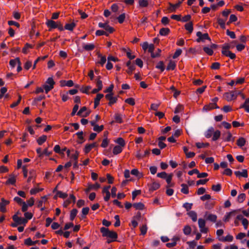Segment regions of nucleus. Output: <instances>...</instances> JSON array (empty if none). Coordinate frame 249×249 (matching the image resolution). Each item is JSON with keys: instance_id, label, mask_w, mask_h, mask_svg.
Masks as SVG:
<instances>
[{"instance_id": "obj_1", "label": "nucleus", "mask_w": 249, "mask_h": 249, "mask_svg": "<svg viewBox=\"0 0 249 249\" xmlns=\"http://www.w3.org/2000/svg\"><path fill=\"white\" fill-rule=\"evenodd\" d=\"M238 94H241V97L243 99H245V96L242 93L241 91H235L226 92L224 93V98L228 102L232 100H235Z\"/></svg>"}, {"instance_id": "obj_2", "label": "nucleus", "mask_w": 249, "mask_h": 249, "mask_svg": "<svg viewBox=\"0 0 249 249\" xmlns=\"http://www.w3.org/2000/svg\"><path fill=\"white\" fill-rule=\"evenodd\" d=\"M100 231L104 237H108L113 240H116L117 238V234L113 231H109L107 228L102 227L100 229Z\"/></svg>"}, {"instance_id": "obj_3", "label": "nucleus", "mask_w": 249, "mask_h": 249, "mask_svg": "<svg viewBox=\"0 0 249 249\" xmlns=\"http://www.w3.org/2000/svg\"><path fill=\"white\" fill-rule=\"evenodd\" d=\"M54 84L55 82L52 77H49L47 79L45 84L43 86L46 93L53 88Z\"/></svg>"}, {"instance_id": "obj_4", "label": "nucleus", "mask_w": 249, "mask_h": 249, "mask_svg": "<svg viewBox=\"0 0 249 249\" xmlns=\"http://www.w3.org/2000/svg\"><path fill=\"white\" fill-rule=\"evenodd\" d=\"M198 227L201 233H206L208 231V228L205 227L206 221L202 218H199L198 220Z\"/></svg>"}, {"instance_id": "obj_5", "label": "nucleus", "mask_w": 249, "mask_h": 249, "mask_svg": "<svg viewBox=\"0 0 249 249\" xmlns=\"http://www.w3.org/2000/svg\"><path fill=\"white\" fill-rule=\"evenodd\" d=\"M196 36L198 38L196 39V41L199 42L200 41L204 42L205 40H210V38L207 33L202 34L201 32H197L196 33Z\"/></svg>"}, {"instance_id": "obj_6", "label": "nucleus", "mask_w": 249, "mask_h": 249, "mask_svg": "<svg viewBox=\"0 0 249 249\" xmlns=\"http://www.w3.org/2000/svg\"><path fill=\"white\" fill-rule=\"evenodd\" d=\"M98 26L100 28H104L106 32H107L109 34L113 33L114 31V29L110 26L107 22H99Z\"/></svg>"}, {"instance_id": "obj_7", "label": "nucleus", "mask_w": 249, "mask_h": 249, "mask_svg": "<svg viewBox=\"0 0 249 249\" xmlns=\"http://www.w3.org/2000/svg\"><path fill=\"white\" fill-rule=\"evenodd\" d=\"M67 154L71 159V161L77 160L79 156V152L77 151H72L71 153L70 150H67Z\"/></svg>"}, {"instance_id": "obj_8", "label": "nucleus", "mask_w": 249, "mask_h": 249, "mask_svg": "<svg viewBox=\"0 0 249 249\" xmlns=\"http://www.w3.org/2000/svg\"><path fill=\"white\" fill-rule=\"evenodd\" d=\"M12 218L15 222L17 223L18 225L20 224H25L27 222V219H25L24 218L19 217L17 214H14Z\"/></svg>"}, {"instance_id": "obj_9", "label": "nucleus", "mask_w": 249, "mask_h": 249, "mask_svg": "<svg viewBox=\"0 0 249 249\" xmlns=\"http://www.w3.org/2000/svg\"><path fill=\"white\" fill-rule=\"evenodd\" d=\"M9 201L4 199L3 198L1 199L0 202V211L2 213H5L6 211V206L8 205Z\"/></svg>"}, {"instance_id": "obj_10", "label": "nucleus", "mask_w": 249, "mask_h": 249, "mask_svg": "<svg viewBox=\"0 0 249 249\" xmlns=\"http://www.w3.org/2000/svg\"><path fill=\"white\" fill-rule=\"evenodd\" d=\"M240 211V209L235 210H233L229 213H226L224 217V221L225 222L229 221L230 219L231 218V217L234 216L235 213H238Z\"/></svg>"}, {"instance_id": "obj_11", "label": "nucleus", "mask_w": 249, "mask_h": 249, "mask_svg": "<svg viewBox=\"0 0 249 249\" xmlns=\"http://www.w3.org/2000/svg\"><path fill=\"white\" fill-rule=\"evenodd\" d=\"M214 108H219L218 106L215 103H210L208 105H205L203 108V111H208Z\"/></svg>"}, {"instance_id": "obj_12", "label": "nucleus", "mask_w": 249, "mask_h": 249, "mask_svg": "<svg viewBox=\"0 0 249 249\" xmlns=\"http://www.w3.org/2000/svg\"><path fill=\"white\" fill-rule=\"evenodd\" d=\"M106 98L109 101L108 105L111 106L117 101V98L112 96V93H108L106 95Z\"/></svg>"}, {"instance_id": "obj_13", "label": "nucleus", "mask_w": 249, "mask_h": 249, "mask_svg": "<svg viewBox=\"0 0 249 249\" xmlns=\"http://www.w3.org/2000/svg\"><path fill=\"white\" fill-rule=\"evenodd\" d=\"M90 123L91 125L93 126V129L94 131L100 132L102 131L104 129V125H101L99 126V125L96 124V121H91L90 122Z\"/></svg>"}, {"instance_id": "obj_14", "label": "nucleus", "mask_w": 249, "mask_h": 249, "mask_svg": "<svg viewBox=\"0 0 249 249\" xmlns=\"http://www.w3.org/2000/svg\"><path fill=\"white\" fill-rule=\"evenodd\" d=\"M181 1H179L178 3L173 4L171 3H169V7L168 8V10L170 12H174L176 11V9L180 6L181 3Z\"/></svg>"}, {"instance_id": "obj_15", "label": "nucleus", "mask_w": 249, "mask_h": 249, "mask_svg": "<svg viewBox=\"0 0 249 249\" xmlns=\"http://www.w3.org/2000/svg\"><path fill=\"white\" fill-rule=\"evenodd\" d=\"M233 239V237L230 235L228 234L225 237H221L218 238V240L221 242H231Z\"/></svg>"}, {"instance_id": "obj_16", "label": "nucleus", "mask_w": 249, "mask_h": 249, "mask_svg": "<svg viewBox=\"0 0 249 249\" xmlns=\"http://www.w3.org/2000/svg\"><path fill=\"white\" fill-rule=\"evenodd\" d=\"M82 46H83V49L87 51H92L95 48L94 45L92 43H88V44L83 43L82 44Z\"/></svg>"}, {"instance_id": "obj_17", "label": "nucleus", "mask_w": 249, "mask_h": 249, "mask_svg": "<svg viewBox=\"0 0 249 249\" xmlns=\"http://www.w3.org/2000/svg\"><path fill=\"white\" fill-rule=\"evenodd\" d=\"M60 83L61 87L67 86L69 87H71L73 86L74 84L73 81L71 80L68 81L61 80Z\"/></svg>"}, {"instance_id": "obj_18", "label": "nucleus", "mask_w": 249, "mask_h": 249, "mask_svg": "<svg viewBox=\"0 0 249 249\" xmlns=\"http://www.w3.org/2000/svg\"><path fill=\"white\" fill-rule=\"evenodd\" d=\"M223 138L225 142H230L231 140L232 135L230 131H227L223 133Z\"/></svg>"}, {"instance_id": "obj_19", "label": "nucleus", "mask_w": 249, "mask_h": 249, "mask_svg": "<svg viewBox=\"0 0 249 249\" xmlns=\"http://www.w3.org/2000/svg\"><path fill=\"white\" fill-rule=\"evenodd\" d=\"M104 97V94H101V93H99V94H98L97 95H96V98H95L94 99V108H96L97 106H99V104H100V100Z\"/></svg>"}, {"instance_id": "obj_20", "label": "nucleus", "mask_w": 249, "mask_h": 249, "mask_svg": "<svg viewBox=\"0 0 249 249\" xmlns=\"http://www.w3.org/2000/svg\"><path fill=\"white\" fill-rule=\"evenodd\" d=\"M214 130V129L213 127H209L204 133L205 137L208 139L210 138L213 135Z\"/></svg>"}, {"instance_id": "obj_21", "label": "nucleus", "mask_w": 249, "mask_h": 249, "mask_svg": "<svg viewBox=\"0 0 249 249\" xmlns=\"http://www.w3.org/2000/svg\"><path fill=\"white\" fill-rule=\"evenodd\" d=\"M123 115L119 113H116L114 115V119L116 123L119 124H122L123 122Z\"/></svg>"}, {"instance_id": "obj_22", "label": "nucleus", "mask_w": 249, "mask_h": 249, "mask_svg": "<svg viewBox=\"0 0 249 249\" xmlns=\"http://www.w3.org/2000/svg\"><path fill=\"white\" fill-rule=\"evenodd\" d=\"M96 146V143L94 142L91 144H86L85 148H84V152L85 153L87 154L94 147H95Z\"/></svg>"}, {"instance_id": "obj_23", "label": "nucleus", "mask_w": 249, "mask_h": 249, "mask_svg": "<svg viewBox=\"0 0 249 249\" xmlns=\"http://www.w3.org/2000/svg\"><path fill=\"white\" fill-rule=\"evenodd\" d=\"M234 174L237 177H248V172L246 169H244L242 171H236Z\"/></svg>"}, {"instance_id": "obj_24", "label": "nucleus", "mask_w": 249, "mask_h": 249, "mask_svg": "<svg viewBox=\"0 0 249 249\" xmlns=\"http://www.w3.org/2000/svg\"><path fill=\"white\" fill-rule=\"evenodd\" d=\"M87 110V107H82L77 112V115L78 116H81L82 117H87L89 114V112H86L85 114H84V112H85Z\"/></svg>"}, {"instance_id": "obj_25", "label": "nucleus", "mask_w": 249, "mask_h": 249, "mask_svg": "<svg viewBox=\"0 0 249 249\" xmlns=\"http://www.w3.org/2000/svg\"><path fill=\"white\" fill-rule=\"evenodd\" d=\"M46 25L51 29H54L57 27V23L53 20H48L46 22Z\"/></svg>"}, {"instance_id": "obj_26", "label": "nucleus", "mask_w": 249, "mask_h": 249, "mask_svg": "<svg viewBox=\"0 0 249 249\" xmlns=\"http://www.w3.org/2000/svg\"><path fill=\"white\" fill-rule=\"evenodd\" d=\"M188 216L192 219L193 221L196 222L197 220V214L196 212L193 211L189 212L187 213Z\"/></svg>"}, {"instance_id": "obj_27", "label": "nucleus", "mask_w": 249, "mask_h": 249, "mask_svg": "<svg viewBox=\"0 0 249 249\" xmlns=\"http://www.w3.org/2000/svg\"><path fill=\"white\" fill-rule=\"evenodd\" d=\"M16 177L13 175L10 176L9 178L7 180L6 182V184L7 185H14L16 183Z\"/></svg>"}, {"instance_id": "obj_28", "label": "nucleus", "mask_w": 249, "mask_h": 249, "mask_svg": "<svg viewBox=\"0 0 249 249\" xmlns=\"http://www.w3.org/2000/svg\"><path fill=\"white\" fill-rule=\"evenodd\" d=\"M47 136L46 135H43L42 136H41L40 137H39L37 139V143L39 145H42L44 142H45L46 140H47Z\"/></svg>"}, {"instance_id": "obj_29", "label": "nucleus", "mask_w": 249, "mask_h": 249, "mask_svg": "<svg viewBox=\"0 0 249 249\" xmlns=\"http://www.w3.org/2000/svg\"><path fill=\"white\" fill-rule=\"evenodd\" d=\"M131 174L134 176H136L139 178H140L143 177V174L142 173L139 172L137 169H133L131 171Z\"/></svg>"}, {"instance_id": "obj_30", "label": "nucleus", "mask_w": 249, "mask_h": 249, "mask_svg": "<svg viewBox=\"0 0 249 249\" xmlns=\"http://www.w3.org/2000/svg\"><path fill=\"white\" fill-rule=\"evenodd\" d=\"M220 135H221V132L219 130H217L215 131L214 130V132L213 133V135L212 140L213 141H216L219 138Z\"/></svg>"}, {"instance_id": "obj_31", "label": "nucleus", "mask_w": 249, "mask_h": 249, "mask_svg": "<svg viewBox=\"0 0 249 249\" xmlns=\"http://www.w3.org/2000/svg\"><path fill=\"white\" fill-rule=\"evenodd\" d=\"M160 187V184L158 182H153L151 183L149 189L151 191H154L158 189Z\"/></svg>"}, {"instance_id": "obj_32", "label": "nucleus", "mask_w": 249, "mask_h": 249, "mask_svg": "<svg viewBox=\"0 0 249 249\" xmlns=\"http://www.w3.org/2000/svg\"><path fill=\"white\" fill-rule=\"evenodd\" d=\"M185 29L188 31L189 33H191L193 31V24L192 22H188L185 25Z\"/></svg>"}, {"instance_id": "obj_33", "label": "nucleus", "mask_w": 249, "mask_h": 249, "mask_svg": "<svg viewBox=\"0 0 249 249\" xmlns=\"http://www.w3.org/2000/svg\"><path fill=\"white\" fill-rule=\"evenodd\" d=\"M20 60L18 58H17L14 59H11L9 62V65L12 68H14L17 64L19 63Z\"/></svg>"}, {"instance_id": "obj_34", "label": "nucleus", "mask_w": 249, "mask_h": 249, "mask_svg": "<svg viewBox=\"0 0 249 249\" xmlns=\"http://www.w3.org/2000/svg\"><path fill=\"white\" fill-rule=\"evenodd\" d=\"M36 172L34 170H32L29 172V176L27 179V182L31 181L32 179H35L36 178Z\"/></svg>"}, {"instance_id": "obj_35", "label": "nucleus", "mask_w": 249, "mask_h": 249, "mask_svg": "<svg viewBox=\"0 0 249 249\" xmlns=\"http://www.w3.org/2000/svg\"><path fill=\"white\" fill-rule=\"evenodd\" d=\"M123 147L119 145L115 146L113 149V153L114 155H117L121 153L123 151Z\"/></svg>"}, {"instance_id": "obj_36", "label": "nucleus", "mask_w": 249, "mask_h": 249, "mask_svg": "<svg viewBox=\"0 0 249 249\" xmlns=\"http://www.w3.org/2000/svg\"><path fill=\"white\" fill-rule=\"evenodd\" d=\"M176 63L173 61H170L166 68L167 71L174 70L176 68Z\"/></svg>"}, {"instance_id": "obj_37", "label": "nucleus", "mask_w": 249, "mask_h": 249, "mask_svg": "<svg viewBox=\"0 0 249 249\" xmlns=\"http://www.w3.org/2000/svg\"><path fill=\"white\" fill-rule=\"evenodd\" d=\"M98 57L100 59L98 61V63L100 64L101 66H103L106 62V57L102 54H99Z\"/></svg>"}, {"instance_id": "obj_38", "label": "nucleus", "mask_w": 249, "mask_h": 249, "mask_svg": "<svg viewBox=\"0 0 249 249\" xmlns=\"http://www.w3.org/2000/svg\"><path fill=\"white\" fill-rule=\"evenodd\" d=\"M115 142L117 143H118L119 145L121 147H124L125 145V142L124 140L121 137L117 138L115 141Z\"/></svg>"}, {"instance_id": "obj_39", "label": "nucleus", "mask_w": 249, "mask_h": 249, "mask_svg": "<svg viewBox=\"0 0 249 249\" xmlns=\"http://www.w3.org/2000/svg\"><path fill=\"white\" fill-rule=\"evenodd\" d=\"M170 32V30L167 28H162L160 31V34L162 36L167 35Z\"/></svg>"}, {"instance_id": "obj_40", "label": "nucleus", "mask_w": 249, "mask_h": 249, "mask_svg": "<svg viewBox=\"0 0 249 249\" xmlns=\"http://www.w3.org/2000/svg\"><path fill=\"white\" fill-rule=\"evenodd\" d=\"M246 143V140L243 138H239L237 141V144L239 147L243 146Z\"/></svg>"}, {"instance_id": "obj_41", "label": "nucleus", "mask_w": 249, "mask_h": 249, "mask_svg": "<svg viewBox=\"0 0 249 249\" xmlns=\"http://www.w3.org/2000/svg\"><path fill=\"white\" fill-rule=\"evenodd\" d=\"M133 206L136 210H143L144 207V205L142 203H141V202L134 203L133 204Z\"/></svg>"}, {"instance_id": "obj_42", "label": "nucleus", "mask_w": 249, "mask_h": 249, "mask_svg": "<svg viewBox=\"0 0 249 249\" xmlns=\"http://www.w3.org/2000/svg\"><path fill=\"white\" fill-rule=\"evenodd\" d=\"M68 195L65 193H63L61 191H58L56 193V195L54 196V198L56 199L57 196L62 198H65L67 197Z\"/></svg>"}, {"instance_id": "obj_43", "label": "nucleus", "mask_w": 249, "mask_h": 249, "mask_svg": "<svg viewBox=\"0 0 249 249\" xmlns=\"http://www.w3.org/2000/svg\"><path fill=\"white\" fill-rule=\"evenodd\" d=\"M148 5V2L147 0H140L139 1V7H146Z\"/></svg>"}, {"instance_id": "obj_44", "label": "nucleus", "mask_w": 249, "mask_h": 249, "mask_svg": "<svg viewBox=\"0 0 249 249\" xmlns=\"http://www.w3.org/2000/svg\"><path fill=\"white\" fill-rule=\"evenodd\" d=\"M217 219V216L213 214H209L207 217V219L213 222H215Z\"/></svg>"}, {"instance_id": "obj_45", "label": "nucleus", "mask_w": 249, "mask_h": 249, "mask_svg": "<svg viewBox=\"0 0 249 249\" xmlns=\"http://www.w3.org/2000/svg\"><path fill=\"white\" fill-rule=\"evenodd\" d=\"M75 26V24L74 23H68L65 26V29L69 31H72Z\"/></svg>"}, {"instance_id": "obj_46", "label": "nucleus", "mask_w": 249, "mask_h": 249, "mask_svg": "<svg viewBox=\"0 0 249 249\" xmlns=\"http://www.w3.org/2000/svg\"><path fill=\"white\" fill-rule=\"evenodd\" d=\"M181 186L182 187V188L181 189V192L184 194H188L189 189H188V187L187 186V185H186L185 184H182Z\"/></svg>"}, {"instance_id": "obj_47", "label": "nucleus", "mask_w": 249, "mask_h": 249, "mask_svg": "<svg viewBox=\"0 0 249 249\" xmlns=\"http://www.w3.org/2000/svg\"><path fill=\"white\" fill-rule=\"evenodd\" d=\"M77 213H78V211L75 209H73L71 211V213H70V220H73L74 219L76 215H77Z\"/></svg>"}, {"instance_id": "obj_48", "label": "nucleus", "mask_w": 249, "mask_h": 249, "mask_svg": "<svg viewBox=\"0 0 249 249\" xmlns=\"http://www.w3.org/2000/svg\"><path fill=\"white\" fill-rule=\"evenodd\" d=\"M203 50L207 54H208L209 55H212L213 53V51L212 50V49L209 47H204Z\"/></svg>"}, {"instance_id": "obj_49", "label": "nucleus", "mask_w": 249, "mask_h": 249, "mask_svg": "<svg viewBox=\"0 0 249 249\" xmlns=\"http://www.w3.org/2000/svg\"><path fill=\"white\" fill-rule=\"evenodd\" d=\"M187 244L189 245V248L187 249H194L196 245V242L195 241H188Z\"/></svg>"}, {"instance_id": "obj_50", "label": "nucleus", "mask_w": 249, "mask_h": 249, "mask_svg": "<svg viewBox=\"0 0 249 249\" xmlns=\"http://www.w3.org/2000/svg\"><path fill=\"white\" fill-rule=\"evenodd\" d=\"M156 68L160 69L161 71H163L165 70L163 62L162 61H160L156 66Z\"/></svg>"}, {"instance_id": "obj_51", "label": "nucleus", "mask_w": 249, "mask_h": 249, "mask_svg": "<svg viewBox=\"0 0 249 249\" xmlns=\"http://www.w3.org/2000/svg\"><path fill=\"white\" fill-rule=\"evenodd\" d=\"M172 177H173V174H170L168 175L167 177H166V178H165V179H166V181L169 186H172V184H171Z\"/></svg>"}, {"instance_id": "obj_52", "label": "nucleus", "mask_w": 249, "mask_h": 249, "mask_svg": "<svg viewBox=\"0 0 249 249\" xmlns=\"http://www.w3.org/2000/svg\"><path fill=\"white\" fill-rule=\"evenodd\" d=\"M95 34L97 36H100L103 35L108 36L109 35V34L107 32L100 30L96 31Z\"/></svg>"}, {"instance_id": "obj_53", "label": "nucleus", "mask_w": 249, "mask_h": 249, "mask_svg": "<svg viewBox=\"0 0 249 249\" xmlns=\"http://www.w3.org/2000/svg\"><path fill=\"white\" fill-rule=\"evenodd\" d=\"M196 146L198 148H201L203 147H206L209 146V143H203V142H196Z\"/></svg>"}, {"instance_id": "obj_54", "label": "nucleus", "mask_w": 249, "mask_h": 249, "mask_svg": "<svg viewBox=\"0 0 249 249\" xmlns=\"http://www.w3.org/2000/svg\"><path fill=\"white\" fill-rule=\"evenodd\" d=\"M246 198V195L244 193L240 194L237 197V201L239 203H242L244 201Z\"/></svg>"}, {"instance_id": "obj_55", "label": "nucleus", "mask_w": 249, "mask_h": 249, "mask_svg": "<svg viewBox=\"0 0 249 249\" xmlns=\"http://www.w3.org/2000/svg\"><path fill=\"white\" fill-rule=\"evenodd\" d=\"M100 187V185L98 183H96L94 184H89V190H93V189L97 190Z\"/></svg>"}, {"instance_id": "obj_56", "label": "nucleus", "mask_w": 249, "mask_h": 249, "mask_svg": "<svg viewBox=\"0 0 249 249\" xmlns=\"http://www.w3.org/2000/svg\"><path fill=\"white\" fill-rule=\"evenodd\" d=\"M191 228L189 226H186L183 229V232L185 235H189L191 233Z\"/></svg>"}, {"instance_id": "obj_57", "label": "nucleus", "mask_w": 249, "mask_h": 249, "mask_svg": "<svg viewBox=\"0 0 249 249\" xmlns=\"http://www.w3.org/2000/svg\"><path fill=\"white\" fill-rule=\"evenodd\" d=\"M168 175L169 174H167L165 172H162L161 173H158L157 176L158 178L162 179H165V178H166V177H167Z\"/></svg>"}, {"instance_id": "obj_58", "label": "nucleus", "mask_w": 249, "mask_h": 249, "mask_svg": "<svg viewBox=\"0 0 249 249\" xmlns=\"http://www.w3.org/2000/svg\"><path fill=\"white\" fill-rule=\"evenodd\" d=\"M225 21H226V20H224L222 18H218L217 19L218 23L219 24L220 27L223 29L225 28Z\"/></svg>"}, {"instance_id": "obj_59", "label": "nucleus", "mask_w": 249, "mask_h": 249, "mask_svg": "<svg viewBox=\"0 0 249 249\" xmlns=\"http://www.w3.org/2000/svg\"><path fill=\"white\" fill-rule=\"evenodd\" d=\"M221 186L220 184L213 185L212 186V190L215 192H219L221 190Z\"/></svg>"}, {"instance_id": "obj_60", "label": "nucleus", "mask_w": 249, "mask_h": 249, "mask_svg": "<svg viewBox=\"0 0 249 249\" xmlns=\"http://www.w3.org/2000/svg\"><path fill=\"white\" fill-rule=\"evenodd\" d=\"M24 244L27 246H33L35 245V242H33L30 238H28L25 240Z\"/></svg>"}, {"instance_id": "obj_61", "label": "nucleus", "mask_w": 249, "mask_h": 249, "mask_svg": "<svg viewBox=\"0 0 249 249\" xmlns=\"http://www.w3.org/2000/svg\"><path fill=\"white\" fill-rule=\"evenodd\" d=\"M140 230H141V234L143 235H145L147 231V228L146 225H142L140 228Z\"/></svg>"}, {"instance_id": "obj_62", "label": "nucleus", "mask_w": 249, "mask_h": 249, "mask_svg": "<svg viewBox=\"0 0 249 249\" xmlns=\"http://www.w3.org/2000/svg\"><path fill=\"white\" fill-rule=\"evenodd\" d=\"M181 53H182V50L180 49H177L175 53H174V54L173 56V58L174 59L177 58L181 54Z\"/></svg>"}, {"instance_id": "obj_63", "label": "nucleus", "mask_w": 249, "mask_h": 249, "mask_svg": "<svg viewBox=\"0 0 249 249\" xmlns=\"http://www.w3.org/2000/svg\"><path fill=\"white\" fill-rule=\"evenodd\" d=\"M96 87L98 89V90H101L103 88L102 82L99 79L96 80Z\"/></svg>"}, {"instance_id": "obj_64", "label": "nucleus", "mask_w": 249, "mask_h": 249, "mask_svg": "<svg viewBox=\"0 0 249 249\" xmlns=\"http://www.w3.org/2000/svg\"><path fill=\"white\" fill-rule=\"evenodd\" d=\"M125 18V14L124 13L122 14L117 18L118 20V22L120 23H122L124 21Z\"/></svg>"}]
</instances>
